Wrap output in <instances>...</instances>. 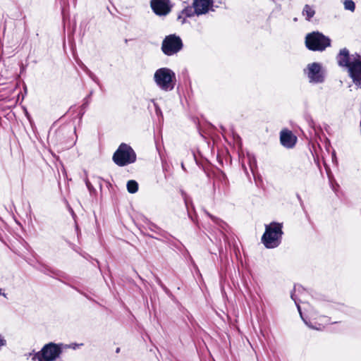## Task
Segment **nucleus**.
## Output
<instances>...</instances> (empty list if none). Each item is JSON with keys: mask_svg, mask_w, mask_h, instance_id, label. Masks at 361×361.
Segmentation results:
<instances>
[{"mask_svg": "<svg viewBox=\"0 0 361 361\" xmlns=\"http://www.w3.org/2000/svg\"><path fill=\"white\" fill-rule=\"evenodd\" d=\"M282 224L272 222L265 226V231L262 237V242L268 249L277 247L281 243Z\"/></svg>", "mask_w": 361, "mask_h": 361, "instance_id": "f257e3e1", "label": "nucleus"}, {"mask_svg": "<svg viewBox=\"0 0 361 361\" xmlns=\"http://www.w3.org/2000/svg\"><path fill=\"white\" fill-rule=\"evenodd\" d=\"M154 81L162 91H172L176 84L175 73L169 68H160L154 74Z\"/></svg>", "mask_w": 361, "mask_h": 361, "instance_id": "f03ea898", "label": "nucleus"}, {"mask_svg": "<svg viewBox=\"0 0 361 361\" xmlns=\"http://www.w3.org/2000/svg\"><path fill=\"white\" fill-rule=\"evenodd\" d=\"M303 73L307 77L310 84H322L326 81V70L321 63L312 62L308 63L303 69Z\"/></svg>", "mask_w": 361, "mask_h": 361, "instance_id": "7ed1b4c3", "label": "nucleus"}, {"mask_svg": "<svg viewBox=\"0 0 361 361\" xmlns=\"http://www.w3.org/2000/svg\"><path fill=\"white\" fill-rule=\"evenodd\" d=\"M136 154L133 149L126 143H121L114 152L112 159L118 166H124L136 161Z\"/></svg>", "mask_w": 361, "mask_h": 361, "instance_id": "20e7f679", "label": "nucleus"}, {"mask_svg": "<svg viewBox=\"0 0 361 361\" xmlns=\"http://www.w3.org/2000/svg\"><path fill=\"white\" fill-rule=\"evenodd\" d=\"M305 45L309 50L322 51L331 46V39L319 32H312L306 35Z\"/></svg>", "mask_w": 361, "mask_h": 361, "instance_id": "39448f33", "label": "nucleus"}, {"mask_svg": "<svg viewBox=\"0 0 361 361\" xmlns=\"http://www.w3.org/2000/svg\"><path fill=\"white\" fill-rule=\"evenodd\" d=\"M62 344L49 343L32 357V361H54L62 353Z\"/></svg>", "mask_w": 361, "mask_h": 361, "instance_id": "423d86ee", "label": "nucleus"}, {"mask_svg": "<svg viewBox=\"0 0 361 361\" xmlns=\"http://www.w3.org/2000/svg\"><path fill=\"white\" fill-rule=\"evenodd\" d=\"M183 43L181 38L176 34H171L164 37L161 49L166 56H173L182 50Z\"/></svg>", "mask_w": 361, "mask_h": 361, "instance_id": "0eeeda50", "label": "nucleus"}, {"mask_svg": "<svg viewBox=\"0 0 361 361\" xmlns=\"http://www.w3.org/2000/svg\"><path fill=\"white\" fill-rule=\"evenodd\" d=\"M355 58L353 59L351 66L348 68L349 76L353 83L361 88V56L355 54Z\"/></svg>", "mask_w": 361, "mask_h": 361, "instance_id": "6e6552de", "label": "nucleus"}, {"mask_svg": "<svg viewBox=\"0 0 361 361\" xmlns=\"http://www.w3.org/2000/svg\"><path fill=\"white\" fill-rule=\"evenodd\" d=\"M150 6L152 11L158 16H166L173 8L171 0H151Z\"/></svg>", "mask_w": 361, "mask_h": 361, "instance_id": "1a4fd4ad", "label": "nucleus"}, {"mask_svg": "<svg viewBox=\"0 0 361 361\" xmlns=\"http://www.w3.org/2000/svg\"><path fill=\"white\" fill-rule=\"evenodd\" d=\"M197 12V16L208 13L209 11H215L214 1L212 0H192V3Z\"/></svg>", "mask_w": 361, "mask_h": 361, "instance_id": "9d476101", "label": "nucleus"}, {"mask_svg": "<svg viewBox=\"0 0 361 361\" xmlns=\"http://www.w3.org/2000/svg\"><path fill=\"white\" fill-rule=\"evenodd\" d=\"M355 56V54L350 55L349 50L347 48H343L339 51L336 59L338 66L348 69L351 66Z\"/></svg>", "mask_w": 361, "mask_h": 361, "instance_id": "9b49d317", "label": "nucleus"}, {"mask_svg": "<svg viewBox=\"0 0 361 361\" xmlns=\"http://www.w3.org/2000/svg\"><path fill=\"white\" fill-rule=\"evenodd\" d=\"M197 16V12L195 10L192 4L185 6L177 15V21L181 25L188 23V18H191Z\"/></svg>", "mask_w": 361, "mask_h": 361, "instance_id": "f8f14e48", "label": "nucleus"}, {"mask_svg": "<svg viewBox=\"0 0 361 361\" xmlns=\"http://www.w3.org/2000/svg\"><path fill=\"white\" fill-rule=\"evenodd\" d=\"M281 145L286 148H293L297 141V137L290 130H282L280 134Z\"/></svg>", "mask_w": 361, "mask_h": 361, "instance_id": "ddd939ff", "label": "nucleus"}, {"mask_svg": "<svg viewBox=\"0 0 361 361\" xmlns=\"http://www.w3.org/2000/svg\"><path fill=\"white\" fill-rule=\"evenodd\" d=\"M300 286L297 287L296 286H295V287H294V291H293V292H292V293H291V295H290L291 299H292L293 300H294V302H295V305H296V306H297V309H298V312H299V313H300V317H301V319L303 320V322H305V324L307 326H309L310 329L319 330V329H320V328H319V327H317V326H316L312 325V324L310 322H308V321L307 320V319H306V318H305V317H303V314H302V311H301V307H300V300L298 299V298L296 297V295H295V292H296V290H299V289H300Z\"/></svg>", "mask_w": 361, "mask_h": 361, "instance_id": "4468645a", "label": "nucleus"}, {"mask_svg": "<svg viewBox=\"0 0 361 361\" xmlns=\"http://www.w3.org/2000/svg\"><path fill=\"white\" fill-rule=\"evenodd\" d=\"M302 14L305 16V19L310 21L315 14V10L313 6L305 4L303 7Z\"/></svg>", "mask_w": 361, "mask_h": 361, "instance_id": "2eb2a0df", "label": "nucleus"}, {"mask_svg": "<svg viewBox=\"0 0 361 361\" xmlns=\"http://www.w3.org/2000/svg\"><path fill=\"white\" fill-rule=\"evenodd\" d=\"M207 215L212 220V221L217 225L220 228H221L224 231H226L228 228V225L226 222H224L223 220L220 219L218 217H216L209 212H206Z\"/></svg>", "mask_w": 361, "mask_h": 361, "instance_id": "dca6fc26", "label": "nucleus"}, {"mask_svg": "<svg viewBox=\"0 0 361 361\" xmlns=\"http://www.w3.org/2000/svg\"><path fill=\"white\" fill-rule=\"evenodd\" d=\"M147 228L151 231L152 232L160 235V236H165V232L161 230L160 228H159L157 225L152 222H149L147 225Z\"/></svg>", "mask_w": 361, "mask_h": 361, "instance_id": "f3484780", "label": "nucleus"}, {"mask_svg": "<svg viewBox=\"0 0 361 361\" xmlns=\"http://www.w3.org/2000/svg\"><path fill=\"white\" fill-rule=\"evenodd\" d=\"M127 190L130 193H135L138 190V183L134 180H130L127 183Z\"/></svg>", "mask_w": 361, "mask_h": 361, "instance_id": "a211bd4d", "label": "nucleus"}, {"mask_svg": "<svg viewBox=\"0 0 361 361\" xmlns=\"http://www.w3.org/2000/svg\"><path fill=\"white\" fill-rule=\"evenodd\" d=\"M245 159L249 164L251 171L254 173V171L257 167V162L255 157L252 154H247Z\"/></svg>", "mask_w": 361, "mask_h": 361, "instance_id": "6ab92c4d", "label": "nucleus"}, {"mask_svg": "<svg viewBox=\"0 0 361 361\" xmlns=\"http://www.w3.org/2000/svg\"><path fill=\"white\" fill-rule=\"evenodd\" d=\"M343 4L345 10L354 11L355 9V4L352 0H345Z\"/></svg>", "mask_w": 361, "mask_h": 361, "instance_id": "aec40b11", "label": "nucleus"}, {"mask_svg": "<svg viewBox=\"0 0 361 361\" xmlns=\"http://www.w3.org/2000/svg\"><path fill=\"white\" fill-rule=\"evenodd\" d=\"M219 180L221 182V185L224 188V192L227 190L228 181L227 177L225 174H222V176L219 178Z\"/></svg>", "mask_w": 361, "mask_h": 361, "instance_id": "412c9836", "label": "nucleus"}, {"mask_svg": "<svg viewBox=\"0 0 361 361\" xmlns=\"http://www.w3.org/2000/svg\"><path fill=\"white\" fill-rule=\"evenodd\" d=\"M80 67L89 77H90L93 74V73L85 64L82 63L80 65Z\"/></svg>", "mask_w": 361, "mask_h": 361, "instance_id": "4be33fe9", "label": "nucleus"}, {"mask_svg": "<svg viewBox=\"0 0 361 361\" xmlns=\"http://www.w3.org/2000/svg\"><path fill=\"white\" fill-rule=\"evenodd\" d=\"M182 195H183V199H184V202H185V206L188 209L189 204L190 203V198L187 196V195L185 192H183Z\"/></svg>", "mask_w": 361, "mask_h": 361, "instance_id": "5701e85b", "label": "nucleus"}, {"mask_svg": "<svg viewBox=\"0 0 361 361\" xmlns=\"http://www.w3.org/2000/svg\"><path fill=\"white\" fill-rule=\"evenodd\" d=\"M85 184H86V186L87 188V189L89 190V191L91 192L92 190H94V187L92 186V185L91 184V183L90 182V180H88V178H86L85 180Z\"/></svg>", "mask_w": 361, "mask_h": 361, "instance_id": "b1692460", "label": "nucleus"}, {"mask_svg": "<svg viewBox=\"0 0 361 361\" xmlns=\"http://www.w3.org/2000/svg\"><path fill=\"white\" fill-rule=\"evenodd\" d=\"M154 107H155V111H156V114L157 116L159 115H162V113H161V110L160 109V107L155 103L154 102Z\"/></svg>", "mask_w": 361, "mask_h": 361, "instance_id": "393cba45", "label": "nucleus"}, {"mask_svg": "<svg viewBox=\"0 0 361 361\" xmlns=\"http://www.w3.org/2000/svg\"><path fill=\"white\" fill-rule=\"evenodd\" d=\"M66 129L65 128H61L59 129L58 131H57V136H61L63 134H65V133H66Z\"/></svg>", "mask_w": 361, "mask_h": 361, "instance_id": "a878e982", "label": "nucleus"}, {"mask_svg": "<svg viewBox=\"0 0 361 361\" xmlns=\"http://www.w3.org/2000/svg\"><path fill=\"white\" fill-rule=\"evenodd\" d=\"M6 344V341L0 335V348Z\"/></svg>", "mask_w": 361, "mask_h": 361, "instance_id": "bb28decb", "label": "nucleus"}, {"mask_svg": "<svg viewBox=\"0 0 361 361\" xmlns=\"http://www.w3.org/2000/svg\"><path fill=\"white\" fill-rule=\"evenodd\" d=\"M94 82H96L97 85L99 84V80L98 79V78L93 73L90 77Z\"/></svg>", "mask_w": 361, "mask_h": 361, "instance_id": "cd10ccee", "label": "nucleus"}, {"mask_svg": "<svg viewBox=\"0 0 361 361\" xmlns=\"http://www.w3.org/2000/svg\"><path fill=\"white\" fill-rule=\"evenodd\" d=\"M94 82H96L97 85L99 84V80L98 79V78L93 73L90 77Z\"/></svg>", "mask_w": 361, "mask_h": 361, "instance_id": "c85d7f7f", "label": "nucleus"}, {"mask_svg": "<svg viewBox=\"0 0 361 361\" xmlns=\"http://www.w3.org/2000/svg\"><path fill=\"white\" fill-rule=\"evenodd\" d=\"M37 352H35V350H32V352L29 353L28 354L25 355L27 357H34V355L36 354Z\"/></svg>", "mask_w": 361, "mask_h": 361, "instance_id": "c756f323", "label": "nucleus"}, {"mask_svg": "<svg viewBox=\"0 0 361 361\" xmlns=\"http://www.w3.org/2000/svg\"><path fill=\"white\" fill-rule=\"evenodd\" d=\"M68 132H69V133H72V134H73V133H75V128H74L73 130H72V129H70V130H68Z\"/></svg>", "mask_w": 361, "mask_h": 361, "instance_id": "7c9ffc66", "label": "nucleus"}, {"mask_svg": "<svg viewBox=\"0 0 361 361\" xmlns=\"http://www.w3.org/2000/svg\"><path fill=\"white\" fill-rule=\"evenodd\" d=\"M92 94V92H90V94L87 96V97L85 98V99H89L90 97H91V95Z\"/></svg>", "mask_w": 361, "mask_h": 361, "instance_id": "2f4dec72", "label": "nucleus"}, {"mask_svg": "<svg viewBox=\"0 0 361 361\" xmlns=\"http://www.w3.org/2000/svg\"><path fill=\"white\" fill-rule=\"evenodd\" d=\"M243 167L244 169L245 172L247 173V169H246V167L245 166L244 164H243Z\"/></svg>", "mask_w": 361, "mask_h": 361, "instance_id": "473e14b6", "label": "nucleus"}, {"mask_svg": "<svg viewBox=\"0 0 361 361\" xmlns=\"http://www.w3.org/2000/svg\"><path fill=\"white\" fill-rule=\"evenodd\" d=\"M297 198H298L300 201H302L301 197H300V196L298 194L297 195Z\"/></svg>", "mask_w": 361, "mask_h": 361, "instance_id": "72a5a7b5", "label": "nucleus"}, {"mask_svg": "<svg viewBox=\"0 0 361 361\" xmlns=\"http://www.w3.org/2000/svg\"><path fill=\"white\" fill-rule=\"evenodd\" d=\"M181 167L183 170H185V166L183 164V163L181 164Z\"/></svg>", "mask_w": 361, "mask_h": 361, "instance_id": "f704fd0d", "label": "nucleus"}, {"mask_svg": "<svg viewBox=\"0 0 361 361\" xmlns=\"http://www.w3.org/2000/svg\"><path fill=\"white\" fill-rule=\"evenodd\" d=\"M4 295V296H6V294L5 293H1V289L0 288V295Z\"/></svg>", "mask_w": 361, "mask_h": 361, "instance_id": "c9c22d12", "label": "nucleus"}, {"mask_svg": "<svg viewBox=\"0 0 361 361\" xmlns=\"http://www.w3.org/2000/svg\"><path fill=\"white\" fill-rule=\"evenodd\" d=\"M152 238H157V237L156 236H152V235H150Z\"/></svg>", "mask_w": 361, "mask_h": 361, "instance_id": "e433bc0d", "label": "nucleus"}, {"mask_svg": "<svg viewBox=\"0 0 361 361\" xmlns=\"http://www.w3.org/2000/svg\"><path fill=\"white\" fill-rule=\"evenodd\" d=\"M119 350H119V348H117V349H116V353H118V352H119Z\"/></svg>", "mask_w": 361, "mask_h": 361, "instance_id": "4c0bfd02", "label": "nucleus"}, {"mask_svg": "<svg viewBox=\"0 0 361 361\" xmlns=\"http://www.w3.org/2000/svg\"><path fill=\"white\" fill-rule=\"evenodd\" d=\"M73 144H75V142H74V141H72V143L71 144V145H73Z\"/></svg>", "mask_w": 361, "mask_h": 361, "instance_id": "58836bf2", "label": "nucleus"}]
</instances>
